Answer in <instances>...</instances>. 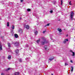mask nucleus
I'll return each instance as SVG.
<instances>
[{
	"label": "nucleus",
	"mask_w": 75,
	"mask_h": 75,
	"mask_svg": "<svg viewBox=\"0 0 75 75\" xmlns=\"http://www.w3.org/2000/svg\"><path fill=\"white\" fill-rule=\"evenodd\" d=\"M74 16V13L73 11H71L70 13V19L71 20H73V16Z\"/></svg>",
	"instance_id": "f257e3e1"
},
{
	"label": "nucleus",
	"mask_w": 75,
	"mask_h": 75,
	"mask_svg": "<svg viewBox=\"0 0 75 75\" xmlns=\"http://www.w3.org/2000/svg\"><path fill=\"white\" fill-rule=\"evenodd\" d=\"M48 42H47L46 40H42L41 41V45H44L45 44H47L48 43Z\"/></svg>",
	"instance_id": "f03ea898"
},
{
	"label": "nucleus",
	"mask_w": 75,
	"mask_h": 75,
	"mask_svg": "<svg viewBox=\"0 0 75 75\" xmlns=\"http://www.w3.org/2000/svg\"><path fill=\"white\" fill-rule=\"evenodd\" d=\"M54 59V57L52 56L49 59L48 61L49 62H51V61H52L53 59Z\"/></svg>",
	"instance_id": "7ed1b4c3"
},
{
	"label": "nucleus",
	"mask_w": 75,
	"mask_h": 75,
	"mask_svg": "<svg viewBox=\"0 0 75 75\" xmlns=\"http://www.w3.org/2000/svg\"><path fill=\"white\" fill-rule=\"evenodd\" d=\"M14 44L16 46H18L19 45V42H16L14 43Z\"/></svg>",
	"instance_id": "20e7f679"
},
{
	"label": "nucleus",
	"mask_w": 75,
	"mask_h": 75,
	"mask_svg": "<svg viewBox=\"0 0 75 75\" xmlns=\"http://www.w3.org/2000/svg\"><path fill=\"white\" fill-rule=\"evenodd\" d=\"M24 28H26L27 30L30 27L28 25H24Z\"/></svg>",
	"instance_id": "39448f33"
},
{
	"label": "nucleus",
	"mask_w": 75,
	"mask_h": 75,
	"mask_svg": "<svg viewBox=\"0 0 75 75\" xmlns=\"http://www.w3.org/2000/svg\"><path fill=\"white\" fill-rule=\"evenodd\" d=\"M57 30L59 32V33H61V32H62V30H61V29H60V28H59L57 29Z\"/></svg>",
	"instance_id": "423d86ee"
},
{
	"label": "nucleus",
	"mask_w": 75,
	"mask_h": 75,
	"mask_svg": "<svg viewBox=\"0 0 75 75\" xmlns=\"http://www.w3.org/2000/svg\"><path fill=\"white\" fill-rule=\"evenodd\" d=\"M67 41H68V39H65L64 41V43H66Z\"/></svg>",
	"instance_id": "0eeeda50"
},
{
	"label": "nucleus",
	"mask_w": 75,
	"mask_h": 75,
	"mask_svg": "<svg viewBox=\"0 0 75 75\" xmlns=\"http://www.w3.org/2000/svg\"><path fill=\"white\" fill-rule=\"evenodd\" d=\"M70 52H72V53H73V55H72L73 56H75V52H72V50H70Z\"/></svg>",
	"instance_id": "6e6552de"
},
{
	"label": "nucleus",
	"mask_w": 75,
	"mask_h": 75,
	"mask_svg": "<svg viewBox=\"0 0 75 75\" xmlns=\"http://www.w3.org/2000/svg\"><path fill=\"white\" fill-rule=\"evenodd\" d=\"M14 36L15 38H18V35L17 34H15L14 35Z\"/></svg>",
	"instance_id": "1a4fd4ad"
},
{
	"label": "nucleus",
	"mask_w": 75,
	"mask_h": 75,
	"mask_svg": "<svg viewBox=\"0 0 75 75\" xmlns=\"http://www.w3.org/2000/svg\"><path fill=\"white\" fill-rule=\"evenodd\" d=\"M18 61L20 62H22V59H18Z\"/></svg>",
	"instance_id": "9d476101"
},
{
	"label": "nucleus",
	"mask_w": 75,
	"mask_h": 75,
	"mask_svg": "<svg viewBox=\"0 0 75 75\" xmlns=\"http://www.w3.org/2000/svg\"><path fill=\"white\" fill-rule=\"evenodd\" d=\"M42 40H43V41H46V40L45 39V38L44 37H42Z\"/></svg>",
	"instance_id": "9b49d317"
},
{
	"label": "nucleus",
	"mask_w": 75,
	"mask_h": 75,
	"mask_svg": "<svg viewBox=\"0 0 75 75\" xmlns=\"http://www.w3.org/2000/svg\"><path fill=\"white\" fill-rule=\"evenodd\" d=\"M14 75H19V73L18 72H15L14 73Z\"/></svg>",
	"instance_id": "f8f14e48"
},
{
	"label": "nucleus",
	"mask_w": 75,
	"mask_h": 75,
	"mask_svg": "<svg viewBox=\"0 0 75 75\" xmlns=\"http://www.w3.org/2000/svg\"><path fill=\"white\" fill-rule=\"evenodd\" d=\"M71 72H73V70L74 69V67H72V66H71Z\"/></svg>",
	"instance_id": "ddd939ff"
},
{
	"label": "nucleus",
	"mask_w": 75,
	"mask_h": 75,
	"mask_svg": "<svg viewBox=\"0 0 75 75\" xmlns=\"http://www.w3.org/2000/svg\"><path fill=\"white\" fill-rule=\"evenodd\" d=\"M16 53V54H18V50H17L15 51Z\"/></svg>",
	"instance_id": "4468645a"
},
{
	"label": "nucleus",
	"mask_w": 75,
	"mask_h": 75,
	"mask_svg": "<svg viewBox=\"0 0 75 75\" xmlns=\"http://www.w3.org/2000/svg\"><path fill=\"white\" fill-rule=\"evenodd\" d=\"M7 44L8 47H11V45H10V43H8Z\"/></svg>",
	"instance_id": "2eb2a0df"
},
{
	"label": "nucleus",
	"mask_w": 75,
	"mask_h": 75,
	"mask_svg": "<svg viewBox=\"0 0 75 75\" xmlns=\"http://www.w3.org/2000/svg\"><path fill=\"white\" fill-rule=\"evenodd\" d=\"M37 33H38V32H37V31H35V32L34 33L35 35H37Z\"/></svg>",
	"instance_id": "dca6fc26"
},
{
	"label": "nucleus",
	"mask_w": 75,
	"mask_h": 75,
	"mask_svg": "<svg viewBox=\"0 0 75 75\" xmlns=\"http://www.w3.org/2000/svg\"><path fill=\"white\" fill-rule=\"evenodd\" d=\"M11 28L12 30H14V25H12Z\"/></svg>",
	"instance_id": "f3484780"
},
{
	"label": "nucleus",
	"mask_w": 75,
	"mask_h": 75,
	"mask_svg": "<svg viewBox=\"0 0 75 75\" xmlns=\"http://www.w3.org/2000/svg\"><path fill=\"white\" fill-rule=\"evenodd\" d=\"M40 41V39H39V40H37L36 42H37L38 44H39V42Z\"/></svg>",
	"instance_id": "a211bd4d"
},
{
	"label": "nucleus",
	"mask_w": 75,
	"mask_h": 75,
	"mask_svg": "<svg viewBox=\"0 0 75 75\" xmlns=\"http://www.w3.org/2000/svg\"><path fill=\"white\" fill-rule=\"evenodd\" d=\"M11 68H8V69H6V71H9V70H10Z\"/></svg>",
	"instance_id": "6ab92c4d"
},
{
	"label": "nucleus",
	"mask_w": 75,
	"mask_h": 75,
	"mask_svg": "<svg viewBox=\"0 0 75 75\" xmlns=\"http://www.w3.org/2000/svg\"><path fill=\"white\" fill-rule=\"evenodd\" d=\"M44 48H45V49L46 50H47V45L45 46Z\"/></svg>",
	"instance_id": "aec40b11"
},
{
	"label": "nucleus",
	"mask_w": 75,
	"mask_h": 75,
	"mask_svg": "<svg viewBox=\"0 0 75 75\" xmlns=\"http://www.w3.org/2000/svg\"><path fill=\"white\" fill-rule=\"evenodd\" d=\"M8 59H11V56H8Z\"/></svg>",
	"instance_id": "412c9836"
},
{
	"label": "nucleus",
	"mask_w": 75,
	"mask_h": 75,
	"mask_svg": "<svg viewBox=\"0 0 75 75\" xmlns=\"http://www.w3.org/2000/svg\"><path fill=\"white\" fill-rule=\"evenodd\" d=\"M25 60L27 61H29V58H26L25 59Z\"/></svg>",
	"instance_id": "4be33fe9"
},
{
	"label": "nucleus",
	"mask_w": 75,
	"mask_h": 75,
	"mask_svg": "<svg viewBox=\"0 0 75 75\" xmlns=\"http://www.w3.org/2000/svg\"><path fill=\"white\" fill-rule=\"evenodd\" d=\"M67 65H68V63H65V66H67Z\"/></svg>",
	"instance_id": "5701e85b"
},
{
	"label": "nucleus",
	"mask_w": 75,
	"mask_h": 75,
	"mask_svg": "<svg viewBox=\"0 0 75 75\" xmlns=\"http://www.w3.org/2000/svg\"><path fill=\"white\" fill-rule=\"evenodd\" d=\"M50 25V23H48L45 26V27L46 26H49Z\"/></svg>",
	"instance_id": "b1692460"
},
{
	"label": "nucleus",
	"mask_w": 75,
	"mask_h": 75,
	"mask_svg": "<svg viewBox=\"0 0 75 75\" xmlns=\"http://www.w3.org/2000/svg\"><path fill=\"white\" fill-rule=\"evenodd\" d=\"M31 11V9L30 8H28L27 9L28 11Z\"/></svg>",
	"instance_id": "393cba45"
},
{
	"label": "nucleus",
	"mask_w": 75,
	"mask_h": 75,
	"mask_svg": "<svg viewBox=\"0 0 75 75\" xmlns=\"http://www.w3.org/2000/svg\"><path fill=\"white\" fill-rule=\"evenodd\" d=\"M9 22L7 23V26L8 27L9 26Z\"/></svg>",
	"instance_id": "a878e982"
},
{
	"label": "nucleus",
	"mask_w": 75,
	"mask_h": 75,
	"mask_svg": "<svg viewBox=\"0 0 75 75\" xmlns=\"http://www.w3.org/2000/svg\"><path fill=\"white\" fill-rule=\"evenodd\" d=\"M0 50H2V46H0Z\"/></svg>",
	"instance_id": "bb28decb"
},
{
	"label": "nucleus",
	"mask_w": 75,
	"mask_h": 75,
	"mask_svg": "<svg viewBox=\"0 0 75 75\" xmlns=\"http://www.w3.org/2000/svg\"><path fill=\"white\" fill-rule=\"evenodd\" d=\"M69 5H72V4H71V1H70L69 2Z\"/></svg>",
	"instance_id": "cd10ccee"
},
{
	"label": "nucleus",
	"mask_w": 75,
	"mask_h": 75,
	"mask_svg": "<svg viewBox=\"0 0 75 75\" xmlns=\"http://www.w3.org/2000/svg\"><path fill=\"white\" fill-rule=\"evenodd\" d=\"M63 3V2L61 0V5H62Z\"/></svg>",
	"instance_id": "c85d7f7f"
},
{
	"label": "nucleus",
	"mask_w": 75,
	"mask_h": 75,
	"mask_svg": "<svg viewBox=\"0 0 75 75\" xmlns=\"http://www.w3.org/2000/svg\"><path fill=\"white\" fill-rule=\"evenodd\" d=\"M46 32V30H45L44 31H43V34H44V33H45V32Z\"/></svg>",
	"instance_id": "c756f323"
},
{
	"label": "nucleus",
	"mask_w": 75,
	"mask_h": 75,
	"mask_svg": "<svg viewBox=\"0 0 75 75\" xmlns=\"http://www.w3.org/2000/svg\"><path fill=\"white\" fill-rule=\"evenodd\" d=\"M50 13H53V11L52 10H51L50 11Z\"/></svg>",
	"instance_id": "7c9ffc66"
},
{
	"label": "nucleus",
	"mask_w": 75,
	"mask_h": 75,
	"mask_svg": "<svg viewBox=\"0 0 75 75\" xmlns=\"http://www.w3.org/2000/svg\"><path fill=\"white\" fill-rule=\"evenodd\" d=\"M11 33H12V34H13V30H11Z\"/></svg>",
	"instance_id": "2f4dec72"
},
{
	"label": "nucleus",
	"mask_w": 75,
	"mask_h": 75,
	"mask_svg": "<svg viewBox=\"0 0 75 75\" xmlns=\"http://www.w3.org/2000/svg\"><path fill=\"white\" fill-rule=\"evenodd\" d=\"M56 3V1H54V2L53 3L54 4H55Z\"/></svg>",
	"instance_id": "473e14b6"
},
{
	"label": "nucleus",
	"mask_w": 75,
	"mask_h": 75,
	"mask_svg": "<svg viewBox=\"0 0 75 75\" xmlns=\"http://www.w3.org/2000/svg\"><path fill=\"white\" fill-rule=\"evenodd\" d=\"M1 75H4V73H2L1 74Z\"/></svg>",
	"instance_id": "72a5a7b5"
},
{
	"label": "nucleus",
	"mask_w": 75,
	"mask_h": 75,
	"mask_svg": "<svg viewBox=\"0 0 75 75\" xmlns=\"http://www.w3.org/2000/svg\"><path fill=\"white\" fill-rule=\"evenodd\" d=\"M24 1V0H21V2H23Z\"/></svg>",
	"instance_id": "f704fd0d"
},
{
	"label": "nucleus",
	"mask_w": 75,
	"mask_h": 75,
	"mask_svg": "<svg viewBox=\"0 0 75 75\" xmlns=\"http://www.w3.org/2000/svg\"><path fill=\"white\" fill-rule=\"evenodd\" d=\"M50 38H51V39L52 40V38L51 37V36H50Z\"/></svg>",
	"instance_id": "c9c22d12"
},
{
	"label": "nucleus",
	"mask_w": 75,
	"mask_h": 75,
	"mask_svg": "<svg viewBox=\"0 0 75 75\" xmlns=\"http://www.w3.org/2000/svg\"><path fill=\"white\" fill-rule=\"evenodd\" d=\"M1 46V43L0 42V47Z\"/></svg>",
	"instance_id": "e433bc0d"
},
{
	"label": "nucleus",
	"mask_w": 75,
	"mask_h": 75,
	"mask_svg": "<svg viewBox=\"0 0 75 75\" xmlns=\"http://www.w3.org/2000/svg\"><path fill=\"white\" fill-rule=\"evenodd\" d=\"M70 62H71V63H72V61L71 60Z\"/></svg>",
	"instance_id": "4c0bfd02"
},
{
	"label": "nucleus",
	"mask_w": 75,
	"mask_h": 75,
	"mask_svg": "<svg viewBox=\"0 0 75 75\" xmlns=\"http://www.w3.org/2000/svg\"><path fill=\"white\" fill-rule=\"evenodd\" d=\"M9 4H12V3H11V2H10L9 3Z\"/></svg>",
	"instance_id": "58836bf2"
},
{
	"label": "nucleus",
	"mask_w": 75,
	"mask_h": 75,
	"mask_svg": "<svg viewBox=\"0 0 75 75\" xmlns=\"http://www.w3.org/2000/svg\"><path fill=\"white\" fill-rule=\"evenodd\" d=\"M20 20H21V18L20 17Z\"/></svg>",
	"instance_id": "ea45409f"
},
{
	"label": "nucleus",
	"mask_w": 75,
	"mask_h": 75,
	"mask_svg": "<svg viewBox=\"0 0 75 75\" xmlns=\"http://www.w3.org/2000/svg\"><path fill=\"white\" fill-rule=\"evenodd\" d=\"M26 46H27V47H28V45H26Z\"/></svg>",
	"instance_id": "a19ab883"
},
{
	"label": "nucleus",
	"mask_w": 75,
	"mask_h": 75,
	"mask_svg": "<svg viewBox=\"0 0 75 75\" xmlns=\"http://www.w3.org/2000/svg\"><path fill=\"white\" fill-rule=\"evenodd\" d=\"M5 58V57H3V58Z\"/></svg>",
	"instance_id": "79ce46f5"
},
{
	"label": "nucleus",
	"mask_w": 75,
	"mask_h": 75,
	"mask_svg": "<svg viewBox=\"0 0 75 75\" xmlns=\"http://www.w3.org/2000/svg\"><path fill=\"white\" fill-rule=\"evenodd\" d=\"M53 74H52V75H53Z\"/></svg>",
	"instance_id": "37998d69"
}]
</instances>
